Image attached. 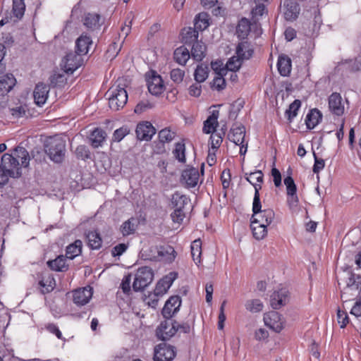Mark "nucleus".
Masks as SVG:
<instances>
[{
	"label": "nucleus",
	"mask_w": 361,
	"mask_h": 361,
	"mask_svg": "<svg viewBox=\"0 0 361 361\" xmlns=\"http://www.w3.org/2000/svg\"><path fill=\"white\" fill-rule=\"evenodd\" d=\"M30 159L28 152L20 146L16 147L12 154H4L0 164V185L6 184L9 177H20L21 169L28 166Z\"/></svg>",
	"instance_id": "nucleus-1"
},
{
	"label": "nucleus",
	"mask_w": 361,
	"mask_h": 361,
	"mask_svg": "<svg viewBox=\"0 0 361 361\" xmlns=\"http://www.w3.org/2000/svg\"><path fill=\"white\" fill-rule=\"evenodd\" d=\"M252 223H259L264 225L269 226L271 224L275 216V214L273 209H262L260 196L257 191L254 195L252 202Z\"/></svg>",
	"instance_id": "nucleus-2"
},
{
	"label": "nucleus",
	"mask_w": 361,
	"mask_h": 361,
	"mask_svg": "<svg viewBox=\"0 0 361 361\" xmlns=\"http://www.w3.org/2000/svg\"><path fill=\"white\" fill-rule=\"evenodd\" d=\"M45 152L51 160L56 163H61L65 157V141L61 137L51 138L45 145Z\"/></svg>",
	"instance_id": "nucleus-3"
},
{
	"label": "nucleus",
	"mask_w": 361,
	"mask_h": 361,
	"mask_svg": "<svg viewBox=\"0 0 361 361\" xmlns=\"http://www.w3.org/2000/svg\"><path fill=\"white\" fill-rule=\"evenodd\" d=\"M106 95L109 97V107L114 111L122 109L128 101L127 92L120 85L111 87L106 92Z\"/></svg>",
	"instance_id": "nucleus-4"
},
{
	"label": "nucleus",
	"mask_w": 361,
	"mask_h": 361,
	"mask_svg": "<svg viewBox=\"0 0 361 361\" xmlns=\"http://www.w3.org/2000/svg\"><path fill=\"white\" fill-rule=\"evenodd\" d=\"M154 274L152 269L149 267H140L135 274L133 288L135 291L142 290L150 284L153 280Z\"/></svg>",
	"instance_id": "nucleus-5"
},
{
	"label": "nucleus",
	"mask_w": 361,
	"mask_h": 361,
	"mask_svg": "<svg viewBox=\"0 0 361 361\" xmlns=\"http://www.w3.org/2000/svg\"><path fill=\"white\" fill-rule=\"evenodd\" d=\"M178 331L176 322L167 319L161 322L156 330V334L161 340L166 341L174 336Z\"/></svg>",
	"instance_id": "nucleus-6"
},
{
	"label": "nucleus",
	"mask_w": 361,
	"mask_h": 361,
	"mask_svg": "<svg viewBox=\"0 0 361 361\" xmlns=\"http://www.w3.org/2000/svg\"><path fill=\"white\" fill-rule=\"evenodd\" d=\"M175 356L174 348L166 343H160L154 348V361H172Z\"/></svg>",
	"instance_id": "nucleus-7"
},
{
	"label": "nucleus",
	"mask_w": 361,
	"mask_h": 361,
	"mask_svg": "<svg viewBox=\"0 0 361 361\" xmlns=\"http://www.w3.org/2000/svg\"><path fill=\"white\" fill-rule=\"evenodd\" d=\"M82 55H78L75 53L71 52L66 54V57L62 61L61 66L64 72L66 73H73L77 70L82 62Z\"/></svg>",
	"instance_id": "nucleus-8"
},
{
	"label": "nucleus",
	"mask_w": 361,
	"mask_h": 361,
	"mask_svg": "<svg viewBox=\"0 0 361 361\" xmlns=\"http://www.w3.org/2000/svg\"><path fill=\"white\" fill-rule=\"evenodd\" d=\"M264 322L267 326L276 332H280L283 329V319L277 312L271 311L264 314Z\"/></svg>",
	"instance_id": "nucleus-9"
},
{
	"label": "nucleus",
	"mask_w": 361,
	"mask_h": 361,
	"mask_svg": "<svg viewBox=\"0 0 361 361\" xmlns=\"http://www.w3.org/2000/svg\"><path fill=\"white\" fill-rule=\"evenodd\" d=\"M155 133L156 129L149 121H142L137 126L136 135L140 140L149 141Z\"/></svg>",
	"instance_id": "nucleus-10"
},
{
	"label": "nucleus",
	"mask_w": 361,
	"mask_h": 361,
	"mask_svg": "<svg viewBox=\"0 0 361 361\" xmlns=\"http://www.w3.org/2000/svg\"><path fill=\"white\" fill-rule=\"evenodd\" d=\"M180 305L181 299L179 296L170 297L162 309V315L166 319H171L178 311Z\"/></svg>",
	"instance_id": "nucleus-11"
},
{
	"label": "nucleus",
	"mask_w": 361,
	"mask_h": 361,
	"mask_svg": "<svg viewBox=\"0 0 361 361\" xmlns=\"http://www.w3.org/2000/svg\"><path fill=\"white\" fill-rule=\"evenodd\" d=\"M288 300V291L286 288H281L271 295L270 304L274 309L278 310L286 305Z\"/></svg>",
	"instance_id": "nucleus-12"
},
{
	"label": "nucleus",
	"mask_w": 361,
	"mask_h": 361,
	"mask_svg": "<svg viewBox=\"0 0 361 361\" xmlns=\"http://www.w3.org/2000/svg\"><path fill=\"white\" fill-rule=\"evenodd\" d=\"M281 11L286 20L293 21L298 18L300 7L293 0H286L281 6Z\"/></svg>",
	"instance_id": "nucleus-13"
},
{
	"label": "nucleus",
	"mask_w": 361,
	"mask_h": 361,
	"mask_svg": "<svg viewBox=\"0 0 361 361\" xmlns=\"http://www.w3.org/2000/svg\"><path fill=\"white\" fill-rule=\"evenodd\" d=\"M200 180V173L197 169L191 167L187 168L182 172L181 181L188 188L195 187Z\"/></svg>",
	"instance_id": "nucleus-14"
},
{
	"label": "nucleus",
	"mask_w": 361,
	"mask_h": 361,
	"mask_svg": "<svg viewBox=\"0 0 361 361\" xmlns=\"http://www.w3.org/2000/svg\"><path fill=\"white\" fill-rule=\"evenodd\" d=\"M50 88L48 85L39 82L36 85L33 91V97L35 103L39 106H43L49 97Z\"/></svg>",
	"instance_id": "nucleus-15"
},
{
	"label": "nucleus",
	"mask_w": 361,
	"mask_h": 361,
	"mask_svg": "<svg viewBox=\"0 0 361 361\" xmlns=\"http://www.w3.org/2000/svg\"><path fill=\"white\" fill-rule=\"evenodd\" d=\"M149 92L153 95L161 94L164 89V85L161 77L157 75L155 72L152 73V75L147 80Z\"/></svg>",
	"instance_id": "nucleus-16"
},
{
	"label": "nucleus",
	"mask_w": 361,
	"mask_h": 361,
	"mask_svg": "<svg viewBox=\"0 0 361 361\" xmlns=\"http://www.w3.org/2000/svg\"><path fill=\"white\" fill-rule=\"evenodd\" d=\"M82 23L86 28L94 32L100 30L104 20L100 15L95 13H88L85 15Z\"/></svg>",
	"instance_id": "nucleus-17"
},
{
	"label": "nucleus",
	"mask_w": 361,
	"mask_h": 361,
	"mask_svg": "<svg viewBox=\"0 0 361 361\" xmlns=\"http://www.w3.org/2000/svg\"><path fill=\"white\" fill-rule=\"evenodd\" d=\"M92 37L87 33L81 34L75 42L76 52L78 55H86L92 46Z\"/></svg>",
	"instance_id": "nucleus-18"
},
{
	"label": "nucleus",
	"mask_w": 361,
	"mask_h": 361,
	"mask_svg": "<svg viewBox=\"0 0 361 361\" xmlns=\"http://www.w3.org/2000/svg\"><path fill=\"white\" fill-rule=\"evenodd\" d=\"M92 296V289L87 286L73 292V301L78 305H84L87 304Z\"/></svg>",
	"instance_id": "nucleus-19"
},
{
	"label": "nucleus",
	"mask_w": 361,
	"mask_h": 361,
	"mask_svg": "<svg viewBox=\"0 0 361 361\" xmlns=\"http://www.w3.org/2000/svg\"><path fill=\"white\" fill-rule=\"evenodd\" d=\"M175 279L176 276L174 273H170L169 275L163 277L156 285L154 290L155 295L163 296L166 294L173 284Z\"/></svg>",
	"instance_id": "nucleus-20"
},
{
	"label": "nucleus",
	"mask_w": 361,
	"mask_h": 361,
	"mask_svg": "<svg viewBox=\"0 0 361 361\" xmlns=\"http://www.w3.org/2000/svg\"><path fill=\"white\" fill-rule=\"evenodd\" d=\"M330 111L335 115L341 116L344 113V106L340 94L334 92L329 98Z\"/></svg>",
	"instance_id": "nucleus-21"
},
{
	"label": "nucleus",
	"mask_w": 361,
	"mask_h": 361,
	"mask_svg": "<svg viewBox=\"0 0 361 361\" xmlns=\"http://www.w3.org/2000/svg\"><path fill=\"white\" fill-rule=\"evenodd\" d=\"M219 111L217 109H214L211 112V115L204 122L203 132L206 134L214 133L216 127L219 125L218 118Z\"/></svg>",
	"instance_id": "nucleus-22"
},
{
	"label": "nucleus",
	"mask_w": 361,
	"mask_h": 361,
	"mask_svg": "<svg viewBox=\"0 0 361 361\" xmlns=\"http://www.w3.org/2000/svg\"><path fill=\"white\" fill-rule=\"evenodd\" d=\"M190 202V198L180 192H176L171 197V205L174 209H184Z\"/></svg>",
	"instance_id": "nucleus-23"
},
{
	"label": "nucleus",
	"mask_w": 361,
	"mask_h": 361,
	"mask_svg": "<svg viewBox=\"0 0 361 361\" xmlns=\"http://www.w3.org/2000/svg\"><path fill=\"white\" fill-rule=\"evenodd\" d=\"M245 129L243 126H238L231 128L228 135L229 140L236 145H240L244 142Z\"/></svg>",
	"instance_id": "nucleus-24"
},
{
	"label": "nucleus",
	"mask_w": 361,
	"mask_h": 361,
	"mask_svg": "<svg viewBox=\"0 0 361 361\" xmlns=\"http://www.w3.org/2000/svg\"><path fill=\"white\" fill-rule=\"evenodd\" d=\"M16 85V78L12 74H6L0 79V95L4 96Z\"/></svg>",
	"instance_id": "nucleus-25"
},
{
	"label": "nucleus",
	"mask_w": 361,
	"mask_h": 361,
	"mask_svg": "<svg viewBox=\"0 0 361 361\" xmlns=\"http://www.w3.org/2000/svg\"><path fill=\"white\" fill-rule=\"evenodd\" d=\"M137 226L138 220L134 217H131L121 224L120 227V232L123 236H128L135 233Z\"/></svg>",
	"instance_id": "nucleus-26"
},
{
	"label": "nucleus",
	"mask_w": 361,
	"mask_h": 361,
	"mask_svg": "<svg viewBox=\"0 0 361 361\" xmlns=\"http://www.w3.org/2000/svg\"><path fill=\"white\" fill-rule=\"evenodd\" d=\"M322 118L321 112L317 109H312L306 116L305 123L308 129L314 128Z\"/></svg>",
	"instance_id": "nucleus-27"
},
{
	"label": "nucleus",
	"mask_w": 361,
	"mask_h": 361,
	"mask_svg": "<svg viewBox=\"0 0 361 361\" xmlns=\"http://www.w3.org/2000/svg\"><path fill=\"white\" fill-rule=\"evenodd\" d=\"M106 137V132L102 128H95L90 134V140L93 147L97 148L102 146Z\"/></svg>",
	"instance_id": "nucleus-28"
},
{
	"label": "nucleus",
	"mask_w": 361,
	"mask_h": 361,
	"mask_svg": "<svg viewBox=\"0 0 361 361\" xmlns=\"http://www.w3.org/2000/svg\"><path fill=\"white\" fill-rule=\"evenodd\" d=\"M246 180L250 183L255 188V194H259V190L262 188L261 183L263 182L264 175L261 171H256L246 174Z\"/></svg>",
	"instance_id": "nucleus-29"
},
{
	"label": "nucleus",
	"mask_w": 361,
	"mask_h": 361,
	"mask_svg": "<svg viewBox=\"0 0 361 361\" xmlns=\"http://www.w3.org/2000/svg\"><path fill=\"white\" fill-rule=\"evenodd\" d=\"M277 66L279 73L282 76H288L291 71V60L288 56H280L278 59Z\"/></svg>",
	"instance_id": "nucleus-30"
},
{
	"label": "nucleus",
	"mask_w": 361,
	"mask_h": 361,
	"mask_svg": "<svg viewBox=\"0 0 361 361\" xmlns=\"http://www.w3.org/2000/svg\"><path fill=\"white\" fill-rule=\"evenodd\" d=\"M86 238L89 247L92 250H98L102 247V239L100 234L96 231H88Z\"/></svg>",
	"instance_id": "nucleus-31"
},
{
	"label": "nucleus",
	"mask_w": 361,
	"mask_h": 361,
	"mask_svg": "<svg viewBox=\"0 0 361 361\" xmlns=\"http://www.w3.org/2000/svg\"><path fill=\"white\" fill-rule=\"evenodd\" d=\"M253 53L250 44L247 42H242L236 47L235 56L242 60L249 59Z\"/></svg>",
	"instance_id": "nucleus-32"
},
{
	"label": "nucleus",
	"mask_w": 361,
	"mask_h": 361,
	"mask_svg": "<svg viewBox=\"0 0 361 361\" xmlns=\"http://www.w3.org/2000/svg\"><path fill=\"white\" fill-rule=\"evenodd\" d=\"M82 243L80 240H76L73 243L66 247V257L73 259L82 252Z\"/></svg>",
	"instance_id": "nucleus-33"
},
{
	"label": "nucleus",
	"mask_w": 361,
	"mask_h": 361,
	"mask_svg": "<svg viewBox=\"0 0 361 361\" xmlns=\"http://www.w3.org/2000/svg\"><path fill=\"white\" fill-rule=\"evenodd\" d=\"M48 267L55 271H65L68 269L66 264V257L63 255H59L55 259L47 262Z\"/></svg>",
	"instance_id": "nucleus-34"
},
{
	"label": "nucleus",
	"mask_w": 361,
	"mask_h": 361,
	"mask_svg": "<svg viewBox=\"0 0 361 361\" xmlns=\"http://www.w3.org/2000/svg\"><path fill=\"white\" fill-rule=\"evenodd\" d=\"M190 54L188 48L181 46L177 48L173 53L174 60L180 65H185L190 59Z\"/></svg>",
	"instance_id": "nucleus-35"
},
{
	"label": "nucleus",
	"mask_w": 361,
	"mask_h": 361,
	"mask_svg": "<svg viewBox=\"0 0 361 361\" xmlns=\"http://www.w3.org/2000/svg\"><path fill=\"white\" fill-rule=\"evenodd\" d=\"M206 46L202 42H195L191 49L192 57L197 61H202L205 56Z\"/></svg>",
	"instance_id": "nucleus-36"
},
{
	"label": "nucleus",
	"mask_w": 361,
	"mask_h": 361,
	"mask_svg": "<svg viewBox=\"0 0 361 361\" xmlns=\"http://www.w3.org/2000/svg\"><path fill=\"white\" fill-rule=\"evenodd\" d=\"M198 31L195 28L188 27L183 30L182 32V39L183 42L186 44H193L197 40Z\"/></svg>",
	"instance_id": "nucleus-37"
},
{
	"label": "nucleus",
	"mask_w": 361,
	"mask_h": 361,
	"mask_svg": "<svg viewBox=\"0 0 361 361\" xmlns=\"http://www.w3.org/2000/svg\"><path fill=\"white\" fill-rule=\"evenodd\" d=\"M191 255L193 261L197 265H199L201 262V255H202V242L200 239L195 240L191 245Z\"/></svg>",
	"instance_id": "nucleus-38"
},
{
	"label": "nucleus",
	"mask_w": 361,
	"mask_h": 361,
	"mask_svg": "<svg viewBox=\"0 0 361 361\" xmlns=\"http://www.w3.org/2000/svg\"><path fill=\"white\" fill-rule=\"evenodd\" d=\"M267 225H264L259 223H252L251 221V228L252 230L253 236L257 240L263 239L267 234Z\"/></svg>",
	"instance_id": "nucleus-39"
},
{
	"label": "nucleus",
	"mask_w": 361,
	"mask_h": 361,
	"mask_svg": "<svg viewBox=\"0 0 361 361\" xmlns=\"http://www.w3.org/2000/svg\"><path fill=\"white\" fill-rule=\"evenodd\" d=\"M208 15L206 13H199L195 18V29L202 31L209 26Z\"/></svg>",
	"instance_id": "nucleus-40"
},
{
	"label": "nucleus",
	"mask_w": 361,
	"mask_h": 361,
	"mask_svg": "<svg viewBox=\"0 0 361 361\" xmlns=\"http://www.w3.org/2000/svg\"><path fill=\"white\" fill-rule=\"evenodd\" d=\"M250 31V23L246 18H242L237 27V33L239 37L245 38Z\"/></svg>",
	"instance_id": "nucleus-41"
},
{
	"label": "nucleus",
	"mask_w": 361,
	"mask_h": 361,
	"mask_svg": "<svg viewBox=\"0 0 361 361\" xmlns=\"http://www.w3.org/2000/svg\"><path fill=\"white\" fill-rule=\"evenodd\" d=\"M245 306L247 311L252 313L259 312L264 307L263 303L259 299L248 300L246 301Z\"/></svg>",
	"instance_id": "nucleus-42"
},
{
	"label": "nucleus",
	"mask_w": 361,
	"mask_h": 361,
	"mask_svg": "<svg viewBox=\"0 0 361 361\" xmlns=\"http://www.w3.org/2000/svg\"><path fill=\"white\" fill-rule=\"evenodd\" d=\"M209 68L206 66L200 65L195 69L194 76L195 80L198 83L203 82L208 77Z\"/></svg>",
	"instance_id": "nucleus-43"
},
{
	"label": "nucleus",
	"mask_w": 361,
	"mask_h": 361,
	"mask_svg": "<svg viewBox=\"0 0 361 361\" xmlns=\"http://www.w3.org/2000/svg\"><path fill=\"white\" fill-rule=\"evenodd\" d=\"M25 10L24 0H13V13L15 17L20 19L24 15Z\"/></svg>",
	"instance_id": "nucleus-44"
},
{
	"label": "nucleus",
	"mask_w": 361,
	"mask_h": 361,
	"mask_svg": "<svg viewBox=\"0 0 361 361\" xmlns=\"http://www.w3.org/2000/svg\"><path fill=\"white\" fill-rule=\"evenodd\" d=\"M301 102L298 99H295L292 102L288 109L286 111V115L290 122L295 118L298 114V111L300 108Z\"/></svg>",
	"instance_id": "nucleus-45"
},
{
	"label": "nucleus",
	"mask_w": 361,
	"mask_h": 361,
	"mask_svg": "<svg viewBox=\"0 0 361 361\" xmlns=\"http://www.w3.org/2000/svg\"><path fill=\"white\" fill-rule=\"evenodd\" d=\"M185 146L184 143L178 142L175 145V149L173 154L176 159L180 162L184 163L185 161Z\"/></svg>",
	"instance_id": "nucleus-46"
},
{
	"label": "nucleus",
	"mask_w": 361,
	"mask_h": 361,
	"mask_svg": "<svg viewBox=\"0 0 361 361\" xmlns=\"http://www.w3.org/2000/svg\"><path fill=\"white\" fill-rule=\"evenodd\" d=\"M243 61V60H242L237 56H233L228 59V61L226 63V67L228 71L236 72L240 69Z\"/></svg>",
	"instance_id": "nucleus-47"
},
{
	"label": "nucleus",
	"mask_w": 361,
	"mask_h": 361,
	"mask_svg": "<svg viewBox=\"0 0 361 361\" xmlns=\"http://www.w3.org/2000/svg\"><path fill=\"white\" fill-rule=\"evenodd\" d=\"M175 135V132L171 131L168 128H164L159 132V139L162 143L170 142L174 139Z\"/></svg>",
	"instance_id": "nucleus-48"
},
{
	"label": "nucleus",
	"mask_w": 361,
	"mask_h": 361,
	"mask_svg": "<svg viewBox=\"0 0 361 361\" xmlns=\"http://www.w3.org/2000/svg\"><path fill=\"white\" fill-rule=\"evenodd\" d=\"M256 6L252 10V19L254 23L259 20V18L263 16L266 11V4L255 3Z\"/></svg>",
	"instance_id": "nucleus-49"
},
{
	"label": "nucleus",
	"mask_w": 361,
	"mask_h": 361,
	"mask_svg": "<svg viewBox=\"0 0 361 361\" xmlns=\"http://www.w3.org/2000/svg\"><path fill=\"white\" fill-rule=\"evenodd\" d=\"M39 285L44 288V290H42L43 293H49L54 288L55 280L54 278L48 276L41 280Z\"/></svg>",
	"instance_id": "nucleus-50"
},
{
	"label": "nucleus",
	"mask_w": 361,
	"mask_h": 361,
	"mask_svg": "<svg viewBox=\"0 0 361 361\" xmlns=\"http://www.w3.org/2000/svg\"><path fill=\"white\" fill-rule=\"evenodd\" d=\"M129 132L130 130L127 127H121L114 131L112 139L115 142H120L129 133Z\"/></svg>",
	"instance_id": "nucleus-51"
},
{
	"label": "nucleus",
	"mask_w": 361,
	"mask_h": 361,
	"mask_svg": "<svg viewBox=\"0 0 361 361\" xmlns=\"http://www.w3.org/2000/svg\"><path fill=\"white\" fill-rule=\"evenodd\" d=\"M284 184L286 187L287 195H293V193L297 192V186L291 176L285 178Z\"/></svg>",
	"instance_id": "nucleus-52"
},
{
	"label": "nucleus",
	"mask_w": 361,
	"mask_h": 361,
	"mask_svg": "<svg viewBox=\"0 0 361 361\" xmlns=\"http://www.w3.org/2000/svg\"><path fill=\"white\" fill-rule=\"evenodd\" d=\"M212 87L218 91L224 90L226 87L225 79L221 75H216L212 81Z\"/></svg>",
	"instance_id": "nucleus-53"
},
{
	"label": "nucleus",
	"mask_w": 361,
	"mask_h": 361,
	"mask_svg": "<svg viewBox=\"0 0 361 361\" xmlns=\"http://www.w3.org/2000/svg\"><path fill=\"white\" fill-rule=\"evenodd\" d=\"M185 75V71L180 68H174L171 71V78L176 83H180L183 81Z\"/></svg>",
	"instance_id": "nucleus-54"
},
{
	"label": "nucleus",
	"mask_w": 361,
	"mask_h": 361,
	"mask_svg": "<svg viewBox=\"0 0 361 361\" xmlns=\"http://www.w3.org/2000/svg\"><path fill=\"white\" fill-rule=\"evenodd\" d=\"M171 217L174 223L181 224L185 217L184 209H174V211L171 214Z\"/></svg>",
	"instance_id": "nucleus-55"
},
{
	"label": "nucleus",
	"mask_w": 361,
	"mask_h": 361,
	"mask_svg": "<svg viewBox=\"0 0 361 361\" xmlns=\"http://www.w3.org/2000/svg\"><path fill=\"white\" fill-rule=\"evenodd\" d=\"M210 141L212 148L214 149H217L220 147L223 141V138L220 133H212L210 136Z\"/></svg>",
	"instance_id": "nucleus-56"
},
{
	"label": "nucleus",
	"mask_w": 361,
	"mask_h": 361,
	"mask_svg": "<svg viewBox=\"0 0 361 361\" xmlns=\"http://www.w3.org/2000/svg\"><path fill=\"white\" fill-rule=\"evenodd\" d=\"M337 320L341 328H344L349 322V318L347 312L338 309L337 311Z\"/></svg>",
	"instance_id": "nucleus-57"
},
{
	"label": "nucleus",
	"mask_w": 361,
	"mask_h": 361,
	"mask_svg": "<svg viewBox=\"0 0 361 361\" xmlns=\"http://www.w3.org/2000/svg\"><path fill=\"white\" fill-rule=\"evenodd\" d=\"M287 203L291 210L295 211L298 209L299 199L297 192L293 193V195H287Z\"/></svg>",
	"instance_id": "nucleus-58"
},
{
	"label": "nucleus",
	"mask_w": 361,
	"mask_h": 361,
	"mask_svg": "<svg viewBox=\"0 0 361 361\" xmlns=\"http://www.w3.org/2000/svg\"><path fill=\"white\" fill-rule=\"evenodd\" d=\"M313 155L314 159V164L312 170L314 173H319L324 168L325 162L323 159L318 158L315 152H313Z\"/></svg>",
	"instance_id": "nucleus-59"
},
{
	"label": "nucleus",
	"mask_w": 361,
	"mask_h": 361,
	"mask_svg": "<svg viewBox=\"0 0 361 361\" xmlns=\"http://www.w3.org/2000/svg\"><path fill=\"white\" fill-rule=\"evenodd\" d=\"M51 83L55 86L63 87L66 83V78L63 74L56 73L51 77Z\"/></svg>",
	"instance_id": "nucleus-60"
},
{
	"label": "nucleus",
	"mask_w": 361,
	"mask_h": 361,
	"mask_svg": "<svg viewBox=\"0 0 361 361\" xmlns=\"http://www.w3.org/2000/svg\"><path fill=\"white\" fill-rule=\"evenodd\" d=\"M10 112L14 118H19L25 115L26 109L23 106H19L10 109Z\"/></svg>",
	"instance_id": "nucleus-61"
},
{
	"label": "nucleus",
	"mask_w": 361,
	"mask_h": 361,
	"mask_svg": "<svg viewBox=\"0 0 361 361\" xmlns=\"http://www.w3.org/2000/svg\"><path fill=\"white\" fill-rule=\"evenodd\" d=\"M159 297H161L159 295H155V293L149 294L147 297L145 298V302L150 307L155 308L159 302Z\"/></svg>",
	"instance_id": "nucleus-62"
},
{
	"label": "nucleus",
	"mask_w": 361,
	"mask_h": 361,
	"mask_svg": "<svg viewBox=\"0 0 361 361\" xmlns=\"http://www.w3.org/2000/svg\"><path fill=\"white\" fill-rule=\"evenodd\" d=\"M131 276L130 274L125 276L122 280L121 288L123 293H128L130 290Z\"/></svg>",
	"instance_id": "nucleus-63"
},
{
	"label": "nucleus",
	"mask_w": 361,
	"mask_h": 361,
	"mask_svg": "<svg viewBox=\"0 0 361 361\" xmlns=\"http://www.w3.org/2000/svg\"><path fill=\"white\" fill-rule=\"evenodd\" d=\"M202 92V86L200 83H195L190 86L189 94L192 97H199Z\"/></svg>",
	"instance_id": "nucleus-64"
}]
</instances>
